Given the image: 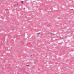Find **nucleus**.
<instances>
[{"instance_id": "obj_1", "label": "nucleus", "mask_w": 74, "mask_h": 74, "mask_svg": "<svg viewBox=\"0 0 74 74\" xmlns=\"http://www.w3.org/2000/svg\"><path fill=\"white\" fill-rule=\"evenodd\" d=\"M49 34H52V33H51V32H49Z\"/></svg>"}, {"instance_id": "obj_2", "label": "nucleus", "mask_w": 74, "mask_h": 74, "mask_svg": "<svg viewBox=\"0 0 74 74\" xmlns=\"http://www.w3.org/2000/svg\"><path fill=\"white\" fill-rule=\"evenodd\" d=\"M62 39H63V38H60V40H62Z\"/></svg>"}, {"instance_id": "obj_3", "label": "nucleus", "mask_w": 74, "mask_h": 74, "mask_svg": "<svg viewBox=\"0 0 74 74\" xmlns=\"http://www.w3.org/2000/svg\"><path fill=\"white\" fill-rule=\"evenodd\" d=\"M26 66H27V67H29V65H26Z\"/></svg>"}, {"instance_id": "obj_4", "label": "nucleus", "mask_w": 74, "mask_h": 74, "mask_svg": "<svg viewBox=\"0 0 74 74\" xmlns=\"http://www.w3.org/2000/svg\"><path fill=\"white\" fill-rule=\"evenodd\" d=\"M23 1H22V4H23Z\"/></svg>"}, {"instance_id": "obj_5", "label": "nucleus", "mask_w": 74, "mask_h": 74, "mask_svg": "<svg viewBox=\"0 0 74 74\" xmlns=\"http://www.w3.org/2000/svg\"><path fill=\"white\" fill-rule=\"evenodd\" d=\"M30 56H32V54Z\"/></svg>"}]
</instances>
